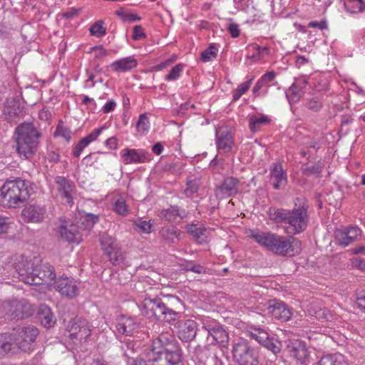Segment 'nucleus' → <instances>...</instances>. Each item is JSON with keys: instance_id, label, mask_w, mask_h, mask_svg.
<instances>
[{"instance_id": "nucleus-60", "label": "nucleus", "mask_w": 365, "mask_h": 365, "mask_svg": "<svg viewBox=\"0 0 365 365\" xmlns=\"http://www.w3.org/2000/svg\"><path fill=\"white\" fill-rule=\"evenodd\" d=\"M98 216L91 213L87 214L85 216V222L87 223L88 227H93L97 222H98Z\"/></svg>"}, {"instance_id": "nucleus-4", "label": "nucleus", "mask_w": 365, "mask_h": 365, "mask_svg": "<svg viewBox=\"0 0 365 365\" xmlns=\"http://www.w3.org/2000/svg\"><path fill=\"white\" fill-rule=\"evenodd\" d=\"M34 193L31 181L16 178L8 180L0 188V205L7 208L21 207Z\"/></svg>"}, {"instance_id": "nucleus-36", "label": "nucleus", "mask_w": 365, "mask_h": 365, "mask_svg": "<svg viewBox=\"0 0 365 365\" xmlns=\"http://www.w3.org/2000/svg\"><path fill=\"white\" fill-rule=\"evenodd\" d=\"M344 6L348 12L352 14L362 12L365 9V4L362 0H346Z\"/></svg>"}, {"instance_id": "nucleus-50", "label": "nucleus", "mask_w": 365, "mask_h": 365, "mask_svg": "<svg viewBox=\"0 0 365 365\" xmlns=\"http://www.w3.org/2000/svg\"><path fill=\"white\" fill-rule=\"evenodd\" d=\"M305 106L312 111L318 112L322 107V103L317 98H310L306 102Z\"/></svg>"}, {"instance_id": "nucleus-34", "label": "nucleus", "mask_w": 365, "mask_h": 365, "mask_svg": "<svg viewBox=\"0 0 365 365\" xmlns=\"http://www.w3.org/2000/svg\"><path fill=\"white\" fill-rule=\"evenodd\" d=\"M270 119L264 115H252L250 118V128L252 133L257 132L263 125L269 123Z\"/></svg>"}, {"instance_id": "nucleus-24", "label": "nucleus", "mask_w": 365, "mask_h": 365, "mask_svg": "<svg viewBox=\"0 0 365 365\" xmlns=\"http://www.w3.org/2000/svg\"><path fill=\"white\" fill-rule=\"evenodd\" d=\"M234 144L233 137L228 130H223L217 135V149L219 153H228Z\"/></svg>"}, {"instance_id": "nucleus-29", "label": "nucleus", "mask_w": 365, "mask_h": 365, "mask_svg": "<svg viewBox=\"0 0 365 365\" xmlns=\"http://www.w3.org/2000/svg\"><path fill=\"white\" fill-rule=\"evenodd\" d=\"M318 365H349L341 354L327 355L321 358Z\"/></svg>"}, {"instance_id": "nucleus-41", "label": "nucleus", "mask_w": 365, "mask_h": 365, "mask_svg": "<svg viewBox=\"0 0 365 365\" xmlns=\"http://www.w3.org/2000/svg\"><path fill=\"white\" fill-rule=\"evenodd\" d=\"M134 229L143 233H150L152 231V225L150 222L138 219L133 222Z\"/></svg>"}, {"instance_id": "nucleus-22", "label": "nucleus", "mask_w": 365, "mask_h": 365, "mask_svg": "<svg viewBox=\"0 0 365 365\" xmlns=\"http://www.w3.org/2000/svg\"><path fill=\"white\" fill-rule=\"evenodd\" d=\"M56 182L58 185V190L61 198L69 205L73 204V185L70 181L67 180L65 178L58 176L56 179Z\"/></svg>"}, {"instance_id": "nucleus-1", "label": "nucleus", "mask_w": 365, "mask_h": 365, "mask_svg": "<svg viewBox=\"0 0 365 365\" xmlns=\"http://www.w3.org/2000/svg\"><path fill=\"white\" fill-rule=\"evenodd\" d=\"M297 200L299 203L295 202V207L292 210L270 208L268 212L271 220L284 224V232L291 236L303 232L309 221L308 205L299 198Z\"/></svg>"}, {"instance_id": "nucleus-28", "label": "nucleus", "mask_w": 365, "mask_h": 365, "mask_svg": "<svg viewBox=\"0 0 365 365\" xmlns=\"http://www.w3.org/2000/svg\"><path fill=\"white\" fill-rule=\"evenodd\" d=\"M38 319L41 324L47 328L51 327L55 324V317L46 306H42L40 308Z\"/></svg>"}, {"instance_id": "nucleus-44", "label": "nucleus", "mask_w": 365, "mask_h": 365, "mask_svg": "<svg viewBox=\"0 0 365 365\" xmlns=\"http://www.w3.org/2000/svg\"><path fill=\"white\" fill-rule=\"evenodd\" d=\"M262 346L272 351L274 355L280 353L282 350L280 342L275 340L273 337H270Z\"/></svg>"}, {"instance_id": "nucleus-26", "label": "nucleus", "mask_w": 365, "mask_h": 365, "mask_svg": "<svg viewBox=\"0 0 365 365\" xmlns=\"http://www.w3.org/2000/svg\"><path fill=\"white\" fill-rule=\"evenodd\" d=\"M138 62L132 56L121 58L111 63L110 67L115 71L125 72L137 66Z\"/></svg>"}, {"instance_id": "nucleus-9", "label": "nucleus", "mask_w": 365, "mask_h": 365, "mask_svg": "<svg viewBox=\"0 0 365 365\" xmlns=\"http://www.w3.org/2000/svg\"><path fill=\"white\" fill-rule=\"evenodd\" d=\"M38 335V330L34 326L29 325L18 328L15 333L11 334L14 350L18 349L30 352L34 349L33 344Z\"/></svg>"}, {"instance_id": "nucleus-6", "label": "nucleus", "mask_w": 365, "mask_h": 365, "mask_svg": "<svg viewBox=\"0 0 365 365\" xmlns=\"http://www.w3.org/2000/svg\"><path fill=\"white\" fill-rule=\"evenodd\" d=\"M16 150L25 159L33 158L38 150L41 133L31 123H23L15 129Z\"/></svg>"}, {"instance_id": "nucleus-61", "label": "nucleus", "mask_w": 365, "mask_h": 365, "mask_svg": "<svg viewBox=\"0 0 365 365\" xmlns=\"http://www.w3.org/2000/svg\"><path fill=\"white\" fill-rule=\"evenodd\" d=\"M88 145V144H85L84 143H83V139H81L78 143L76 145L74 150H73V155L74 157L76 158H78L81 153V152L83 151V150Z\"/></svg>"}, {"instance_id": "nucleus-43", "label": "nucleus", "mask_w": 365, "mask_h": 365, "mask_svg": "<svg viewBox=\"0 0 365 365\" xmlns=\"http://www.w3.org/2000/svg\"><path fill=\"white\" fill-rule=\"evenodd\" d=\"M217 48L211 44L206 48L201 54V61L203 62H208L215 59L217 56Z\"/></svg>"}, {"instance_id": "nucleus-35", "label": "nucleus", "mask_w": 365, "mask_h": 365, "mask_svg": "<svg viewBox=\"0 0 365 365\" xmlns=\"http://www.w3.org/2000/svg\"><path fill=\"white\" fill-rule=\"evenodd\" d=\"M251 329L252 331H250V335L261 345H263L267 340L270 338V336L267 331L260 327L255 326L252 327Z\"/></svg>"}, {"instance_id": "nucleus-8", "label": "nucleus", "mask_w": 365, "mask_h": 365, "mask_svg": "<svg viewBox=\"0 0 365 365\" xmlns=\"http://www.w3.org/2000/svg\"><path fill=\"white\" fill-rule=\"evenodd\" d=\"M232 355L234 360L239 365H259L257 351L245 339H239L235 341Z\"/></svg>"}, {"instance_id": "nucleus-15", "label": "nucleus", "mask_w": 365, "mask_h": 365, "mask_svg": "<svg viewBox=\"0 0 365 365\" xmlns=\"http://www.w3.org/2000/svg\"><path fill=\"white\" fill-rule=\"evenodd\" d=\"M286 349L289 356L301 364H304L309 354L305 343L298 340H288L286 341Z\"/></svg>"}, {"instance_id": "nucleus-38", "label": "nucleus", "mask_w": 365, "mask_h": 365, "mask_svg": "<svg viewBox=\"0 0 365 365\" xmlns=\"http://www.w3.org/2000/svg\"><path fill=\"white\" fill-rule=\"evenodd\" d=\"M187 187L184 190V193L188 197H191L194 194L198 192L200 185V180L197 178L188 179L187 181Z\"/></svg>"}, {"instance_id": "nucleus-58", "label": "nucleus", "mask_w": 365, "mask_h": 365, "mask_svg": "<svg viewBox=\"0 0 365 365\" xmlns=\"http://www.w3.org/2000/svg\"><path fill=\"white\" fill-rule=\"evenodd\" d=\"M356 303L361 310L365 312V291L362 290L356 293Z\"/></svg>"}, {"instance_id": "nucleus-46", "label": "nucleus", "mask_w": 365, "mask_h": 365, "mask_svg": "<svg viewBox=\"0 0 365 365\" xmlns=\"http://www.w3.org/2000/svg\"><path fill=\"white\" fill-rule=\"evenodd\" d=\"M115 14L124 21L132 23L136 21H140L141 18L136 14H133L131 13H127L124 11L122 9L115 11Z\"/></svg>"}, {"instance_id": "nucleus-64", "label": "nucleus", "mask_w": 365, "mask_h": 365, "mask_svg": "<svg viewBox=\"0 0 365 365\" xmlns=\"http://www.w3.org/2000/svg\"><path fill=\"white\" fill-rule=\"evenodd\" d=\"M309 27L311 28H318L320 30H323L327 27L326 21H311L308 24Z\"/></svg>"}, {"instance_id": "nucleus-30", "label": "nucleus", "mask_w": 365, "mask_h": 365, "mask_svg": "<svg viewBox=\"0 0 365 365\" xmlns=\"http://www.w3.org/2000/svg\"><path fill=\"white\" fill-rule=\"evenodd\" d=\"M159 217L168 222H175L182 219L179 208L177 206H170L166 210H163L160 212Z\"/></svg>"}, {"instance_id": "nucleus-51", "label": "nucleus", "mask_w": 365, "mask_h": 365, "mask_svg": "<svg viewBox=\"0 0 365 365\" xmlns=\"http://www.w3.org/2000/svg\"><path fill=\"white\" fill-rule=\"evenodd\" d=\"M11 220L8 217L0 215V235L6 234L10 228Z\"/></svg>"}, {"instance_id": "nucleus-45", "label": "nucleus", "mask_w": 365, "mask_h": 365, "mask_svg": "<svg viewBox=\"0 0 365 365\" xmlns=\"http://www.w3.org/2000/svg\"><path fill=\"white\" fill-rule=\"evenodd\" d=\"M137 130L143 134L148 131L150 127L149 119L145 113L140 114L137 123Z\"/></svg>"}, {"instance_id": "nucleus-10", "label": "nucleus", "mask_w": 365, "mask_h": 365, "mask_svg": "<svg viewBox=\"0 0 365 365\" xmlns=\"http://www.w3.org/2000/svg\"><path fill=\"white\" fill-rule=\"evenodd\" d=\"M55 229L58 237L64 241L78 243L81 240L77 226L66 217L59 218Z\"/></svg>"}, {"instance_id": "nucleus-12", "label": "nucleus", "mask_w": 365, "mask_h": 365, "mask_svg": "<svg viewBox=\"0 0 365 365\" xmlns=\"http://www.w3.org/2000/svg\"><path fill=\"white\" fill-rule=\"evenodd\" d=\"M56 278L53 267L48 263H38L35 266L33 277L27 279L29 284H41L53 281Z\"/></svg>"}, {"instance_id": "nucleus-32", "label": "nucleus", "mask_w": 365, "mask_h": 365, "mask_svg": "<svg viewBox=\"0 0 365 365\" xmlns=\"http://www.w3.org/2000/svg\"><path fill=\"white\" fill-rule=\"evenodd\" d=\"M14 346L11 334H0V356L12 352L14 353Z\"/></svg>"}, {"instance_id": "nucleus-54", "label": "nucleus", "mask_w": 365, "mask_h": 365, "mask_svg": "<svg viewBox=\"0 0 365 365\" xmlns=\"http://www.w3.org/2000/svg\"><path fill=\"white\" fill-rule=\"evenodd\" d=\"M91 50V52L94 53V57L96 58L100 59L108 55V51L102 46L92 47Z\"/></svg>"}, {"instance_id": "nucleus-48", "label": "nucleus", "mask_w": 365, "mask_h": 365, "mask_svg": "<svg viewBox=\"0 0 365 365\" xmlns=\"http://www.w3.org/2000/svg\"><path fill=\"white\" fill-rule=\"evenodd\" d=\"M91 34L97 37L103 36L106 34V29L100 21L96 22L90 28Z\"/></svg>"}, {"instance_id": "nucleus-17", "label": "nucleus", "mask_w": 365, "mask_h": 365, "mask_svg": "<svg viewBox=\"0 0 365 365\" xmlns=\"http://www.w3.org/2000/svg\"><path fill=\"white\" fill-rule=\"evenodd\" d=\"M361 230L356 227H350L344 229H337L335 232V238L339 245L348 246L359 240Z\"/></svg>"}, {"instance_id": "nucleus-13", "label": "nucleus", "mask_w": 365, "mask_h": 365, "mask_svg": "<svg viewBox=\"0 0 365 365\" xmlns=\"http://www.w3.org/2000/svg\"><path fill=\"white\" fill-rule=\"evenodd\" d=\"M240 180L234 177H227L217 185L215 195L218 199H224L235 195L239 192Z\"/></svg>"}, {"instance_id": "nucleus-21", "label": "nucleus", "mask_w": 365, "mask_h": 365, "mask_svg": "<svg viewBox=\"0 0 365 365\" xmlns=\"http://www.w3.org/2000/svg\"><path fill=\"white\" fill-rule=\"evenodd\" d=\"M46 208L43 206L33 204L22 210V216L25 220L31 222H40L43 220Z\"/></svg>"}, {"instance_id": "nucleus-57", "label": "nucleus", "mask_w": 365, "mask_h": 365, "mask_svg": "<svg viewBox=\"0 0 365 365\" xmlns=\"http://www.w3.org/2000/svg\"><path fill=\"white\" fill-rule=\"evenodd\" d=\"M352 267L365 272V259L359 257H354L351 259Z\"/></svg>"}, {"instance_id": "nucleus-14", "label": "nucleus", "mask_w": 365, "mask_h": 365, "mask_svg": "<svg viewBox=\"0 0 365 365\" xmlns=\"http://www.w3.org/2000/svg\"><path fill=\"white\" fill-rule=\"evenodd\" d=\"M55 289L62 296L73 298L78 295L80 291L77 282L68 277H59L55 282Z\"/></svg>"}, {"instance_id": "nucleus-55", "label": "nucleus", "mask_w": 365, "mask_h": 365, "mask_svg": "<svg viewBox=\"0 0 365 365\" xmlns=\"http://www.w3.org/2000/svg\"><path fill=\"white\" fill-rule=\"evenodd\" d=\"M275 73L274 71H269L263 75L259 80L258 83L260 84L262 87L266 86L267 83L271 82L274 80L275 78Z\"/></svg>"}, {"instance_id": "nucleus-40", "label": "nucleus", "mask_w": 365, "mask_h": 365, "mask_svg": "<svg viewBox=\"0 0 365 365\" xmlns=\"http://www.w3.org/2000/svg\"><path fill=\"white\" fill-rule=\"evenodd\" d=\"M109 260L113 265H121L124 264L125 257L123 254L116 250V248L113 249L110 252L107 253Z\"/></svg>"}, {"instance_id": "nucleus-62", "label": "nucleus", "mask_w": 365, "mask_h": 365, "mask_svg": "<svg viewBox=\"0 0 365 365\" xmlns=\"http://www.w3.org/2000/svg\"><path fill=\"white\" fill-rule=\"evenodd\" d=\"M116 106L115 101L113 99L108 101L102 108V111L103 113H108L113 111Z\"/></svg>"}, {"instance_id": "nucleus-23", "label": "nucleus", "mask_w": 365, "mask_h": 365, "mask_svg": "<svg viewBox=\"0 0 365 365\" xmlns=\"http://www.w3.org/2000/svg\"><path fill=\"white\" fill-rule=\"evenodd\" d=\"M122 158L125 164L141 163L149 160L148 153L129 148L122 150Z\"/></svg>"}, {"instance_id": "nucleus-31", "label": "nucleus", "mask_w": 365, "mask_h": 365, "mask_svg": "<svg viewBox=\"0 0 365 365\" xmlns=\"http://www.w3.org/2000/svg\"><path fill=\"white\" fill-rule=\"evenodd\" d=\"M161 237L168 243H175L178 240L180 231L175 226L163 227L160 231Z\"/></svg>"}, {"instance_id": "nucleus-42", "label": "nucleus", "mask_w": 365, "mask_h": 365, "mask_svg": "<svg viewBox=\"0 0 365 365\" xmlns=\"http://www.w3.org/2000/svg\"><path fill=\"white\" fill-rule=\"evenodd\" d=\"M252 80L253 79L251 78L249 81L242 83L237 87V89H235L233 91L232 97H233L234 101L239 100L240 98V97L249 90V88L252 84Z\"/></svg>"}, {"instance_id": "nucleus-52", "label": "nucleus", "mask_w": 365, "mask_h": 365, "mask_svg": "<svg viewBox=\"0 0 365 365\" xmlns=\"http://www.w3.org/2000/svg\"><path fill=\"white\" fill-rule=\"evenodd\" d=\"M104 128L105 127L103 126L101 128L94 130L89 135L82 138L83 143L89 145L91 142L94 141L99 136V135L101 133Z\"/></svg>"}, {"instance_id": "nucleus-18", "label": "nucleus", "mask_w": 365, "mask_h": 365, "mask_svg": "<svg viewBox=\"0 0 365 365\" xmlns=\"http://www.w3.org/2000/svg\"><path fill=\"white\" fill-rule=\"evenodd\" d=\"M267 311L274 318L282 322L288 321L292 317L290 309L283 302L269 301L267 305Z\"/></svg>"}, {"instance_id": "nucleus-27", "label": "nucleus", "mask_w": 365, "mask_h": 365, "mask_svg": "<svg viewBox=\"0 0 365 365\" xmlns=\"http://www.w3.org/2000/svg\"><path fill=\"white\" fill-rule=\"evenodd\" d=\"M307 84V81L293 83L289 88L287 97L290 103L297 102L302 96V88Z\"/></svg>"}, {"instance_id": "nucleus-59", "label": "nucleus", "mask_w": 365, "mask_h": 365, "mask_svg": "<svg viewBox=\"0 0 365 365\" xmlns=\"http://www.w3.org/2000/svg\"><path fill=\"white\" fill-rule=\"evenodd\" d=\"M227 29L233 38H237L240 36V30L239 29V25L235 23H230L227 27Z\"/></svg>"}, {"instance_id": "nucleus-39", "label": "nucleus", "mask_w": 365, "mask_h": 365, "mask_svg": "<svg viewBox=\"0 0 365 365\" xmlns=\"http://www.w3.org/2000/svg\"><path fill=\"white\" fill-rule=\"evenodd\" d=\"M323 165L322 163L318 162L316 164L302 168V174L307 177L315 175L318 177L322 171Z\"/></svg>"}, {"instance_id": "nucleus-16", "label": "nucleus", "mask_w": 365, "mask_h": 365, "mask_svg": "<svg viewBox=\"0 0 365 365\" xmlns=\"http://www.w3.org/2000/svg\"><path fill=\"white\" fill-rule=\"evenodd\" d=\"M203 328L207 331L213 341L221 346H227L229 341L228 334L219 324L215 322H207L204 324Z\"/></svg>"}, {"instance_id": "nucleus-25", "label": "nucleus", "mask_w": 365, "mask_h": 365, "mask_svg": "<svg viewBox=\"0 0 365 365\" xmlns=\"http://www.w3.org/2000/svg\"><path fill=\"white\" fill-rule=\"evenodd\" d=\"M115 327L120 334L130 336L138 328V324L134 318L122 317L117 321Z\"/></svg>"}, {"instance_id": "nucleus-20", "label": "nucleus", "mask_w": 365, "mask_h": 365, "mask_svg": "<svg viewBox=\"0 0 365 365\" xmlns=\"http://www.w3.org/2000/svg\"><path fill=\"white\" fill-rule=\"evenodd\" d=\"M270 180L272 181L273 187L279 190L286 186L287 175L281 163H273L269 169Z\"/></svg>"}, {"instance_id": "nucleus-5", "label": "nucleus", "mask_w": 365, "mask_h": 365, "mask_svg": "<svg viewBox=\"0 0 365 365\" xmlns=\"http://www.w3.org/2000/svg\"><path fill=\"white\" fill-rule=\"evenodd\" d=\"M250 237L259 245L279 256H292L294 254V243L296 239L292 236L279 235L270 231L251 230Z\"/></svg>"}, {"instance_id": "nucleus-2", "label": "nucleus", "mask_w": 365, "mask_h": 365, "mask_svg": "<svg viewBox=\"0 0 365 365\" xmlns=\"http://www.w3.org/2000/svg\"><path fill=\"white\" fill-rule=\"evenodd\" d=\"M146 357L152 365H182L181 349L168 334H162L153 341Z\"/></svg>"}, {"instance_id": "nucleus-63", "label": "nucleus", "mask_w": 365, "mask_h": 365, "mask_svg": "<svg viewBox=\"0 0 365 365\" xmlns=\"http://www.w3.org/2000/svg\"><path fill=\"white\" fill-rule=\"evenodd\" d=\"M70 331L72 332L71 335H77L79 332L83 331L84 334L86 336H88V334H87V333L89 331V330L86 327H80V326H75L74 324H73L71 327Z\"/></svg>"}, {"instance_id": "nucleus-11", "label": "nucleus", "mask_w": 365, "mask_h": 365, "mask_svg": "<svg viewBox=\"0 0 365 365\" xmlns=\"http://www.w3.org/2000/svg\"><path fill=\"white\" fill-rule=\"evenodd\" d=\"M40 262H41V260L39 257H34L32 259H28L21 257L14 264L19 279L29 284L27 279H31L33 277L35 266H37Z\"/></svg>"}, {"instance_id": "nucleus-56", "label": "nucleus", "mask_w": 365, "mask_h": 365, "mask_svg": "<svg viewBox=\"0 0 365 365\" xmlns=\"http://www.w3.org/2000/svg\"><path fill=\"white\" fill-rule=\"evenodd\" d=\"M145 37L143 28L140 25H136L133 28V38L134 40H140Z\"/></svg>"}, {"instance_id": "nucleus-37", "label": "nucleus", "mask_w": 365, "mask_h": 365, "mask_svg": "<svg viewBox=\"0 0 365 365\" xmlns=\"http://www.w3.org/2000/svg\"><path fill=\"white\" fill-rule=\"evenodd\" d=\"M100 242L102 249L108 253L116 248L115 240L108 233L103 232L100 235Z\"/></svg>"}, {"instance_id": "nucleus-47", "label": "nucleus", "mask_w": 365, "mask_h": 365, "mask_svg": "<svg viewBox=\"0 0 365 365\" xmlns=\"http://www.w3.org/2000/svg\"><path fill=\"white\" fill-rule=\"evenodd\" d=\"M113 210L118 215H127L128 212V209L125 201L122 198L118 199L114 203Z\"/></svg>"}, {"instance_id": "nucleus-3", "label": "nucleus", "mask_w": 365, "mask_h": 365, "mask_svg": "<svg viewBox=\"0 0 365 365\" xmlns=\"http://www.w3.org/2000/svg\"><path fill=\"white\" fill-rule=\"evenodd\" d=\"M182 306V301L174 295L165 296L163 298L145 297L142 302L140 310L148 318L171 322L178 318V310Z\"/></svg>"}, {"instance_id": "nucleus-49", "label": "nucleus", "mask_w": 365, "mask_h": 365, "mask_svg": "<svg viewBox=\"0 0 365 365\" xmlns=\"http://www.w3.org/2000/svg\"><path fill=\"white\" fill-rule=\"evenodd\" d=\"M182 71V66L181 64H178L175 66H174L170 73L165 76L166 81H175L178 79L180 73Z\"/></svg>"}, {"instance_id": "nucleus-33", "label": "nucleus", "mask_w": 365, "mask_h": 365, "mask_svg": "<svg viewBox=\"0 0 365 365\" xmlns=\"http://www.w3.org/2000/svg\"><path fill=\"white\" fill-rule=\"evenodd\" d=\"M188 232L197 241L202 244L207 241L208 232L207 229L202 227H197L195 225H191L188 227Z\"/></svg>"}, {"instance_id": "nucleus-19", "label": "nucleus", "mask_w": 365, "mask_h": 365, "mask_svg": "<svg viewBox=\"0 0 365 365\" xmlns=\"http://www.w3.org/2000/svg\"><path fill=\"white\" fill-rule=\"evenodd\" d=\"M178 336L184 341H190L197 334V323L190 319L179 321L178 323Z\"/></svg>"}, {"instance_id": "nucleus-7", "label": "nucleus", "mask_w": 365, "mask_h": 365, "mask_svg": "<svg viewBox=\"0 0 365 365\" xmlns=\"http://www.w3.org/2000/svg\"><path fill=\"white\" fill-rule=\"evenodd\" d=\"M0 314L7 319H21L32 314L31 305L25 299L4 302L0 307Z\"/></svg>"}, {"instance_id": "nucleus-53", "label": "nucleus", "mask_w": 365, "mask_h": 365, "mask_svg": "<svg viewBox=\"0 0 365 365\" xmlns=\"http://www.w3.org/2000/svg\"><path fill=\"white\" fill-rule=\"evenodd\" d=\"M54 135L56 136H61L63 137L66 140L69 141L71 137V132L69 129L64 128L63 126L58 125L56 128V130L55 131Z\"/></svg>"}]
</instances>
